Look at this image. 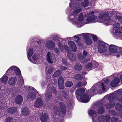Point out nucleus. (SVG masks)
Listing matches in <instances>:
<instances>
[{
  "mask_svg": "<svg viewBox=\"0 0 122 122\" xmlns=\"http://www.w3.org/2000/svg\"><path fill=\"white\" fill-rule=\"evenodd\" d=\"M122 18L120 20H117L114 21L113 22V28L112 30L115 29L116 28H118L122 25V20L120 21Z\"/></svg>",
  "mask_w": 122,
  "mask_h": 122,
  "instance_id": "obj_22",
  "label": "nucleus"
},
{
  "mask_svg": "<svg viewBox=\"0 0 122 122\" xmlns=\"http://www.w3.org/2000/svg\"><path fill=\"white\" fill-rule=\"evenodd\" d=\"M62 62L64 64L66 65H68V63L67 62V59L66 58H64L62 59Z\"/></svg>",
  "mask_w": 122,
  "mask_h": 122,
  "instance_id": "obj_47",
  "label": "nucleus"
},
{
  "mask_svg": "<svg viewBox=\"0 0 122 122\" xmlns=\"http://www.w3.org/2000/svg\"><path fill=\"white\" fill-rule=\"evenodd\" d=\"M50 86H48L47 87L48 90H47L46 93V100H50L52 97V93L51 92L50 90H52L55 93L57 92V91L54 87H50Z\"/></svg>",
  "mask_w": 122,
  "mask_h": 122,
  "instance_id": "obj_15",
  "label": "nucleus"
},
{
  "mask_svg": "<svg viewBox=\"0 0 122 122\" xmlns=\"http://www.w3.org/2000/svg\"><path fill=\"white\" fill-rule=\"evenodd\" d=\"M41 114H40L39 115V116H41Z\"/></svg>",
  "mask_w": 122,
  "mask_h": 122,
  "instance_id": "obj_61",
  "label": "nucleus"
},
{
  "mask_svg": "<svg viewBox=\"0 0 122 122\" xmlns=\"http://www.w3.org/2000/svg\"><path fill=\"white\" fill-rule=\"evenodd\" d=\"M120 78L121 81H122V74L120 76Z\"/></svg>",
  "mask_w": 122,
  "mask_h": 122,
  "instance_id": "obj_58",
  "label": "nucleus"
},
{
  "mask_svg": "<svg viewBox=\"0 0 122 122\" xmlns=\"http://www.w3.org/2000/svg\"><path fill=\"white\" fill-rule=\"evenodd\" d=\"M73 77L76 79L80 80L82 79L84 77L83 76H81L80 74H76L75 76Z\"/></svg>",
  "mask_w": 122,
  "mask_h": 122,
  "instance_id": "obj_38",
  "label": "nucleus"
},
{
  "mask_svg": "<svg viewBox=\"0 0 122 122\" xmlns=\"http://www.w3.org/2000/svg\"><path fill=\"white\" fill-rule=\"evenodd\" d=\"M46 46L48 49L52 50L55 47V44L52 41L47 40L46 42Z\"/></svg>",
  "mask_w": 122,
  "mask_h": 122,
  "instance_id": "obj_20",
  "label": "nucleus"
},
{
  "mask_svg": "<svg viewBox=\"0 0 122 122\" xmlns=\"http://www.w3.org/2000/svg\"><path fill=\"white\" fill-rule=\"evenodd\" d=\"M59 88L61 89H63L64 88L63 83H58Z\"/></svg>",
  "mask_w": 122,
  "mask_h": 122,
  "instance_id": "obj_50",
  "label": "nucleus"
},
{
  "mask_svg": "<svg viewBox=\"0 0 122 122\" xmlns=\"http://www.w3.org/2000/svg\"><path fill=\"white\" fill-rule=\"evenodd\" d=\"M15 101L16 103L19 104H21L23 101L22 97L20 95L16 97Z\"/></svg>",
  "mask_w": 122,
  "mask_h": 122,
  "instance_id": "obj_28",
  "label": "nucleus"
},
{
  "mask_svg": "<svg viewBox=\"0 0 122 122\" xmlns=\"http://www.w3.org/2000/svg\"><path fill=\"white\" fill-rule=\"evenodd\" d=\"M118 119L117 118L114 117L112 118L111 121L112 122H117V121Z\"/></svg>",
  "mask_w": 122,
  "mask_h": 122,
  "instance_id": "obj_49",
  "label": "nucleus"
},
{
  "mask_svg": "<svg viewBox=\"0 0 122 122\" xmlns=\"http://www.w3.org/2000/svg\"><path fill=\"white\" fill-rule=\"evenodd\" d=\"M115 107L117 110L119 111L121 110L122 108V106L120 104L117 103Z\"/></svg>",
  "mask_w": 122,
  "mask_h": 122,
  "instance_id": "obj_39",
  "label": "nucleus"
},
{
  "mask_svg": "<svg viewBox=\"0 0 122 122\" xmlns=\"http://www.w3.org/2000/svg\"><path fill=\"white\" fill-rule=\"evenodd\" d=\"M97 49L99 52L104 53L106 52L107 50L108 45L103 42L100 41L97 43Z\"/></svg>",
  "mask_w": 122,
  "mask_h": 122,
  "instance_id": "obj_10",
  "label": "nucleus"
},
{
  "mask_svg": "<svg viewBox=\"0 0 122 122\" xmlns=\"http://www.w3.org/2000/svg\"><path fill=\"white\" fill-rule=\"evenodd\" d=\"M6 74V75L19 76L21 74L19 68L15 66H12L7 71Z\"/></svg>",
  "mask_w": 122,
  "mask_h": 122,
  "instance_id": "obj_9",
  "label": "nucleus"
},
{
  "mask_svg": "<svg viewBox=\"0 0 122 122\" xmlns=\"http://www.w3.org/2000/svg\"><path fill=\"white\" fill-rule=\"evenodd\" d=\"M122 14L114 10L101 12L98 17L101 20V22H103L107 25L112 24L114 21L120 20L122 18Z\"/></svg>",
  "mask_w": 122,
  "mask_h": 122,
  "instance_id": "obj_2",
  "label": "nucleus"
},
{
  "mask_svg": "<svg viewBox=\"0 0 122 122\" xmlns=\"http://www.w3.org/2000/svg\"><path fill=\"white\" fill-rule=\"evenodd\" d=\"M27 88V91H30L27 97L28 100L29 101L34 100L36 98V95L38 94L37 92L35 89L32 87L26 86Z\"/></svg>",
  "mask_w": 122,
  "mask_h": 122,
  "instance_id": "obj_11",
  "label": "nucleus"
},
{
  "mask_svg": "<svg viewBox=\"0 0 122 122\" xmlns=\"http://www.w3.org/2000/svg\"><path fill=\"white\" fill-rule=\"evenodd\" d=\"M90 59H88V60H85L84 61H83L82 62V63H86L87 61H89Z\"/></svg>",
  "mask_w": 122,
  "mask_h": 122,
  "instance_id": "obj_54",
  "label": "nucleus"
},
{
  "mask_svg": "<svg viewBox=\"0 0 122 122\" xmlns=\"http://www.w3.org/2000/svg\"><path fill=\"white\" fill-rule=\"evenodd\" d=\"M103 82V81H100L94 84L90 90H88L87 92L91 96L95 94L96 92L99 94L104 93L106 91V88Z\"/></svg>",
  "mask_w": 122,
  "mask_h": 122,
  "instance_id": "obj_5",
  "label": "nucleus"
},
{
  "mask_svg": "<svg viewBox=\"0 0 122 122\" xmlns=\"http://www.w3.org/2000/svg\"><path fill=\"white\" fill-rule=\"evenodd\" d=\"M108 99L110 103L105 105L107 109L112 108L115 105L114 100L119 101L122 103V91L119 89L114 92L110 94L107 95L102 99V101H105Z\"/></svg>",
  "mask_w": 122,
  "mask_h": 122,
  "instance_id": "obj_3",
  "label": "nucleus"
},
{
  "mask_svg": "<svg viewBox=\"0 0 122 122\" xmlns=\"http://www.w3.org/2000/svg\"><path fill=\"white\" fill-rule=\"evenodd\" d=\"M54 68L53 67H46V71L49 73H51L53 71Z\"/></svg>",
  "mask_w": 122,
  "mask_h": 122,
  "instance_id": "obj_36",
  "label": "nucleus"
},
{
  "mask_svg": "<svg viewBox=\"0 0 122 122\" xmlns=\"http://www.w3.org/2000/svg\"><path fill=\"white\" fill-rule=\"evenodd\" d=\"M87 52L85 51L84 50L83 51V56L82 55V54L79 53L78 55V57L79 59L81 60L83 59L87 55Z\"/></svg>",
  "mask_w": 122,
  "mask_h": 122,
  "instance_id": "obj_26",
  "label": "nucleus"
},
{
  "mask_svg": "<svg viewBox=\"0 0 122 122\" xmlns=\"http://www.w3.org/2000/svg\"><path fill=\"white\" fill-rule=\"evenodd\" d=\"M64 79L63 77H60L58 80V83H63Z\"/></svg>",
  "mask_w": 122,
  "mask_h": 122,
  "instance_id": "obj_45",
  "label": "nucleus"
},
{
  "mask_svg": "<svg viewBox=\"0 0 122 122\" xmlns=\"http://www.w3.org/2000/svg\"><path fill=\"white\" fill-rule=\"evenodd\" d=\"M22 113L25 115H27L29 114V111L27 107H25L23 109Z\"/></svg>",
  "mask_w": 122,
  "mask_h": 122,
  "instance_id": "obj_33",
  "label": "nucleus"
},
{
  "mask_svg": "<svg viewBox=\"0 0 122 122\" xmlns=\"http://www.w3.org/2000/svg\"><path fill=\"white\" fill-rule=\"evenodd\" d=\"M61 73V71L60 70H58L56 71L55 72L53 76L54 77H56L60 75Z\"/></svg>",
  "mask_w": 122,
  "mask_h": 122,
  "instance_id": "obj_40",
  "label": "nucleus"
},
{
  "mask_svg": "<svg viewBox=\"0 0 122 122\" xmlns=\"http://www.w3.org/2000/svg\"><path fill=\"white\" fill-rule=\"evenodd\" d=\"M17 79L16 77L12 76L9 78L8 82L10 85H12L15 83L16 82Z\"/></svg>",
  "mask_w": 122,
  "mask_h": 122,
  "instance_id": "obj_25",
  "label": "nucleus"
},
{
  "mask_svg": "<svg viewBox=\"0 0 122 122\" xmlns=\"http://www.w3.org/2000/svg\"><path fill=\"white\" fill-rule=\"evenodd\" d=\"M86 43L87 45H90L92 44L91 39L89 38L85 40Z\"/></svg>",
  "mask_w": 122,
  "mask_h": 122,
  "instance_id": "obj_41",
  "label": "nucleus"
},
{
  "mask_svg": "<svg viewBox=\"0 0 122 122\" xmlns=\"http://www.w3.org/2000/svg\"><path fill=\"white\" fill-rule=\"evenodd\" d=\"M42 103V101L41 98H38L36 100L34 106L36 107H39L41 106Z\"/></svg>",
  "mask_w": 122,
  "mask_h": 122,
  "instance_id": "obj_24",
  "label": "nucleus"
},
{
  "mask_svg": "<svg viewBox=\"0 0 122 122\" xmlns=\"http://www.w3.org/2000/svg\"><path fill=\"white\" fill-rule=\"evenodd\" d=\"M41 120L42 122H47L48 120V115L46 114H44L43 116L41 117Z\"/></svg>",
  "mask_w": 122,
  "mask_h": 122,
  "instance_id": "obj_29",
  "label": "nucleus"
},
{
  "mask_svg": "<svg viewBox=\"0 0 122 122\" xmlns=\"http://www.w3.org/2000/svg\"><path fill=\"white\" fill-rule=\"evenodd\" d=\"M97 117V122H105V117L103 116H100L98 118Z\"/></svg>",
  "mask_w": 122,
  "mask_h": 122,
  "instance_id": "obj_34",
  "label": "nucleus"
},
{
  "mask_svg": "<svg viewBox=\"0 0 122 122\" xmlns=\"http://www.w3.org/2000/svg\"><path fill=\"white\" fill-rule=\"evenodd\" d=\"M51 38L53 40L57 41L58 46L62 52L64 50L68 51L67 55L69 60L71 61L75 60L76 57V55L75 54L72 53L71 51L69 50L67 46L65 45H62L60 41H62L64 40L65 41V39L60 38L57 35H52Z\"/></svg>",
  "mask_w": 122,
  "mask_h": 122,
  "instance_id": "obj_4",
  "label": "nucleus"
},
{
  "mask_svg": "<svg viewBox=\"0 0 122 122\" xmlns=\"http://www.w3.org/2000/svg\"><path fill=\"white\" fill-rule=\"evenodd\" d=\"M119 116L121 117H122V110L120 111L119 114Z\"/></svg>",
  "mask_w": 122,
  "mask_h": 122,
  "instance_id": "obj_56",
  "label": "nucleus"
},
{
  "mask_svg": "<svg viewBox=\"0 0 122 122\" xmlns=\"http://www.w3.org/2000/svg\"><path fill=\"white\" fill-rule=\"evenodd\" d=\"M72 38L69 37L67 38L66 39L68 41H69V40H72Z\"/></svg>",
  "mask_w": 122,
  "mask_h": 122,
  "instance_id": "obj_57",
  "label": "nucleus"
},
{
  "mask_svg": "<svg viewBox=\"0 0 122 122\" xmlns=\"http://www.w3.org/2000/svg\"><path fill=\"white\" fill-rule=\"evenodd\" d=\"M58 103L60 107L61 113L63 114H65L66 112V110L64 105L62 102H60L59 101L57 102V103Z\"/></svg>",
  "mask_w": 122,
  "mask_h": 122,
  "instance_id": "obj_23",
  "label": "nucleus"
},
{
  "mask_svg": "<svg viewBox=\"0 0 122 122\" xmlns=\"http://www.w3.org/2000/svg\"><path fill=\"white\" fill-rule=\"evenodd\" d=\"M29 51H27V57L29 60L33 63L39 64L41 62V60L39 58V55L37 51L30 47L29 45L27 48Z\"/></svg>",
  "mask_w": 122,
  "mask_h": 122,
  "instance_id": "obj_6",
  "label": "nucleus"
},
{
  "mask_svg": "<svg viewBox=\"0 0 122 122\" xmlns=\"http://www.w3.org/2000/svg\"><path fill=\"white\" fill-rule=\"evenodd\" d=\"M85 90V89L83 88L77 89L76 92V97L77 99V96H80V101L84 103H86L89 101L90 98H89L88 95L87 94H83Z\"/></svg>",
  "mask_w": 122,
  "mask_h": 122,
  "instance_id": "obj_7",
  "label": "nucleus"
},
{
  "mask_svg": "<svg viewBox=\"0 0 122 122\" xmlns=\"http://www.w3.org/2000/svg\"><path fill=\"white\" fill-rule=\"evenodd\" d=\"M6 120L7 122H11V119H9V118H7L6 119Z\"/></svg>",
  "mask_w": 122,
  "mask_h": 122,
  "instance_id": "obj_55",
  "label": "nucleus"
},
{
  "mask_svg": "<svg viewBox=\"0 0 122 122\" xmlns=\"http://www.w3.org/2000/svg\"><path fill=\"white\" fill-rule=\"evenodd\" d=\"M121 54L122 56V51L121 52Z\"/></svg>",
  "mask_w": 122,
  "mask_h": 122,
  "instance_id": "obj_60",
  "label": "nucleus"
},
{
  "mask_svg": "<svg viewBox=\"0 0 122 122\" xmlns=\"http://www.w3.org/2000/svg\"><path fill=\"white\" fill-rule=\"evenodd\" d=\"M110 51L112 55H115L117 57H119L122 48L113 45H110L109 46Z\"/></svg>",
  "mask_w": 122,
  "mask_h": 122,
  "instance_id": "obj_8",
  "label": "nucleus"
},
{
  "mask_svg": "<svg viewBox=\"0 0 122 122\" xmlns=\"http://www.w3.org/2000/svg\"><path fill=\"white\" fill-rule=\"evenodd\" d=\"M8 80V76L5 75H4L2 78L0 79V85H1V81L2 82L5 84L7 82Z\"/></svg>",
  "mask_w": 122,
  "mask_h": 122,
  "instance_id": "obj_32",
  "label": "nucleus"
},
{
  "mask_svg": "<svg viewBox=\"0 0 122 122\" xmlns=\"http://www.w3.org/2000/svg\"><path fill=\"white\" fill-rule=\"evenodd\" d=\"M62 96L61 97L59 95L57 96L59 100L61 99L63 101L65 100L68 103V105L71 106L72 103V100L69 97L68 94L65 91H63L62 94Z\"/></svg>",
  "mask_w": 122,
  "mask_h": 122,
  "instance_id": "obj_12",
  "label": "nucleus"
},
{
  "mask_svg": "<svg viewBox=\"0 0 122 122\" xmlns=\"http://www.w3.org/2000/svg\"><path fill=\"white\" fill-rule=\"evenodd\" d=\"M88 113L91 117L92 122H97V118L98 116L96 111L93 110L89 109L88 111Z\"/></svg>",
  "mask_w": 122,
  "mask_h": 122,
  "instance_id": "obj_14",
  "label": "nucleus"
},
{
  "mask_svg": "<svg viewBox=\"0 0 122 122\" xmlns=\"http://www.w3.org/2000/svg\"><path fill=\"white\" fill-rule=\"evenodd\" d=\"M58 107L57 106H55L54 107V109H53L55 111L54 113L56 114H58L60 113L59 111H58Z\"/></svg>",
  "mask_w": 122,
  "mask_h": 122,
  "instance_id": "obj_43",
  "label": "nucleus"
},
{
  "mask_svg": "<svg viewBox=\"0 0 122 122\" xmlns=\"http://www.w3.org/2000/svg\"><path fill=\"white\" fill-rule=\"evenodd\" d=\"M109 114L113 116H116L117 115V113L115 111L112 110H110L109 111Z\"/></svg>",
  "mask_w": 122,
  "mask_h": 122,
  "instance_id": "obj_44",
  "label": "nucleus"
},
{
  "mask_svg": "<svg viewBox=\"0 0 122 122\" xmlns=\"http://www.w3.org/2000/svg\"><path fill=\"white\" fill-rule=\"evenodd\" d=\"M68 45L72 48V50L73 51H76V47L75 44L72 41H69Z\"/></svg>",
  "mask_w": 122,
  "mask_h": 122,
  "instance_id": "obj_27",
  "label": "nucleus"
},
{
  "mask_svg": "<svg viewBox=\"0 0 122 122\" xmlns=\"http://www.w3.org/2000/svg\"><path fill=\"white\" fill-rule=\"evenodd\" d=\"M86 84V81H82L78 82L77 83L76 87H80L82 86H85Z\"/></svg>",
  "mask_w": 122,
  "mask_h": 122,
  "instance_id": "obj_30",
  "label": "nucleus"
},
{
  "mask_svg": "<svg viewBox=\"0 0 122 122\" xmlns=\"http://www.w3.org/2000/svg\"><path fill=\"white\" fill-rule=\"evenodd\" d=\"M16 108L15 107H12L11 108H9L7 110L8 112L9 113L11 114H13L14 112H15L16 111Z\"/></svg>",
  "mask_w": 122,
  "mask_h": 122,
  "instance_id": "obj_37",
  "label": "nucleus"
},
{
  "mask_svg": "<svg viewBox=\"0 0 122 122\" xmlns=\"http://www.w3.org/2000/svg\"><path fill=\"white\" fill-rule=\"evenodd\" d=\"M82 68V67L80 64H76L74 67V69L76 70H80Z\"/></svg>",
  "mask_w": 122,
  "mask_h": 122,
  "instance_id": "obj_35",
  "label": "nucleus"
},
{
  "mask_svg": "<svg viewBox=\"0 0 122 122\" xmlns=\"http://www.w3.org/2000/svg\"><path fill=\"white\" fill-rule=\"evenodd\" d=\"M89 4V2L87 0H84L80 5L77 3H74L72 2L70 3L69 6L71 9H73L74 10L71 13L70 10H68V13L70 14L68 16V20L78 27H81L85 24L98 22L97 16L93 15L95 13L93 11L87 13L88 16L85 20L82 13L80 14L77 18V15L81 11L82 8L88 6Z\"/></svg>",
  "mask_w": 122,
  "mask_h": 122,
  "instance_id": "obj_1",
  "label": "nucleus"
},
{
  "mask_svg": "<svg viewBox=\"0 0 122 122\" xmlns=\"http://www.w3.org/2000/svg\"><path fill=\"white\" fill-rule=\"evenodd\" d=\"M60 68L61 70L62 71H63L66 69H67L68 68H66L65 67L62 66H61Z\"/></svg>",
  "mask_w": 122,
  "mask_h": 122,
  "instance_id": "obj_52",
  "label": "nucleus"
},
{
  "mask_svg": "<svg viewBox=\"0 0 122 122\" xmlns=\"http://www.w3.org/2000/svg\"><path fill=\"white\" fill-rule=\"evenodd\" d=\"M92 37L94 41H97V38L96 35H92Z\"/></svg>",
  "mask_w": 122,
  "mask_h": 122,
  "instance_id": "obj_48",
  "label": "nucleus"
},
{
  "mask_svg": "<svg viewBox=\"0 0 122 122\" xmlns=\"http://www.w3.org/2000/svg\"><path fill=\"white\" fill-rule=\"evenodd\" d=\"M83 74L84 75L86 74H87V73L86 72H84V73H83Z\"/></svg>",
  "mask_w": 122,
  "mask_h": 122,
  "instance_id": "obj_59",
  "label": "nucleus"
},
{
  "mask_svg": "<svg viewBox=\"0 0 122 122\" xmlns=\"http://www.w3.org/2000/svg\"><path fill=\"white\" fill-rule=\"evenodd\" d=\"M72 83L71 81H67L65 84V86L66 87H69L72 86Z\"/></svg>",
  "mask_w": 122,
  "mask_h": 122,
  "instance_id": "obj_42",
  "label": "nucleus"
},
{
  "mask_svg": "<svg viewBox=\"0 0 122 122\" xmlns=\"http://www.w3.org/2000/svg\"><path fill=\"white\" fill-rule=\"evenodd\" d=\"M111 32L113 36L116 38L119 35V34L122 33V25L115 29L111 30Z\"/></svg>",
  "mask_w": 122,
  "mask_h": 122,
  "instance_id": "obj_16",
  "label": "nucleus"
},
{
  "mask_svg": "<svg viewBox=\"0 0 122 122\" xmlns=\"http://www.w3.org/2000/svg\"><path fill=\"white\" fill-rule=\"evenodd\" d=\"M103 104L98 102L94 104L93 105L92 108L93 109L97 110V112L99 114H102L104 112V109L102 106Z\"/></svg>",
  "mask_w": 122,
  "mask_h": 122,
  "instance_id": "obj_13",
  "label": "nucleus"
},
{
  "mask_svg": "<svg viewBox=\"0 0 122 122\" xmlns=\"http://www.w3.org/2000/svg\"><path fill=\"white\" fill-rule=\"evenodd\" d=\"M52 50H54V51L56 53L58 54H60V52L58 48H54Z\"/></svg>",
  "mask_w": 122,
  "mask_h": 122,
  "instance_id": "obj_51",
  "label": "nucleus"
},
{
  "mask_svg": "<svg viewBox=\"0 0 122 122\" xmlns=\"http://www.w3.org/2000/svg\"><path fill=\"white\" fill-rule=\"evenodd\" d=\"M24 82L23 79L21 76H20L18 82V86L19 87H21L24 85Z\"/></svg>",
  "mask_w": 122,
  "mask_h": 122,
  "instance_id": "obj_31",
  "label": "nucleus"
},
{
  "mask_svg": "<svg viewBox=\"0 0 122 122\" xmlns=\"http://www.w3.org/2000/svg\"><path fill=\"white\" fill-rule=\"evenodd\" d=\"M115 74H114L112 75L110 77L111 78H113L112 81H111L110 85L111 86L113 87L116 86L118 85L120 82V79L119 78L117 77H115L116 76Z\"/></svg>",
  "mask_w": 122,
  "mask_h": 122,
  "instance_id": "obj_19",
  "label": "nucleus"
},
{
  "mask_svg": "<svg viewBox=\"0 0 122 122\" xmlns=\"http://www.w3.org/2000/svg\"><path fill=\"white\" fill-rule=\"evenodd\" d=\"M1 88V87H0V89Z\"/></svg>",
  "mask_w": 122,
  "mask_h": 122,
  "instance_id": "obj_62",
  "label": "nucleus"
},
{
  "mask_svg": "<svg viewBox=\"0 0 122 122\" xmlns=\"http://www.w3.org/2000/svg\"><path fill=\"white\" fill-rule=\"evenodd\" d=\"M98 65V63L96 62H95L92 63H88L85 66V68L86 69L92 70L95 68V67H97Z\"/></svg>",
  "mask_w": 122,
  "mask_h": 122,
  "instance_id": "obj_21",
  "label": "nucleus"
},
{
  "mask_svg": "<svg viewBox=\"0 0 122 122\" xmlns=\"http://www.w3.org/2000/svg\"><path fill=\"white\" fill-rule=\"evenodd\" d=\"M46 60L48 63H52L55 60L54 55L51 52H48L46 55Z\"/></svg>",
  "mask_w": 122,
  "mask_h": 122,
  "instance_id": "obj_18",
  "label": "nucleus"
},
{
  "mask_svg": "<svg viewBox=\"0 0 122 122\" xmlns=\"http://www.w3.org/2000/svg\"><path fill=\"white\" fill-rule=\"evenodd\" d=\"M90 35L86 33H84L80 34L77 35L75 36H73L74 38L76 40V41L77 42L81 38V36L83 37L85 40L89 38Z\"/></svg>",
  "mask_w": 122,
  "mask_h": 122,
  "instance_id": "obj_17",
  "label": "nucleus"
},
{
  "mask_svg": "<svg viewBox=\"0 0 122 122\" xmlns=\"http://www.w3.org/2000/svg\"><path fill=\"white\" fill-rule=\"evenodd\" d=\"M110 117L109 115H107L105 117V121L107 122L109 121Z\"/></svg>",
  "mask_w": 122,
  "mask_h": 122,
  "instance_id": "obj_46",
  "label": "nucleus"
},
{
  "mask_svg": "<svg viewBox=\"0 0 122 122\" xmlns=\"http://www.w3.org/2000/svg\"><path fill=\"white\" fill-rule=\"evenodd\" d=\"M116 38L122 40V34H119V35Z\"/></svg>",
  "mask_w": 122,
  "mask_h": 122,
  "instance_id": "obj_53",
  "label": "nucleus"
}]
</instances>
